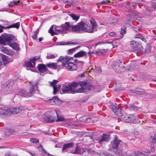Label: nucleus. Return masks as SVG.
<instances>
[{
	"label": "nucleus",
	"instance_id": "13",
	"mask_svg": "<svg viewBox=\"0 0 156 156\" xmlns=\"http://www.w3.org/2000/svg\"><path fill=\"white\" fill-rule=\"evenodd\" d=\"M86 152V148H80L77 146L75 151H72L71 153L73 154H82Z\"/></svg>",
	"mask_w": 156,
	"mask_h": 156
},
{
	"label": "nucleus",
	"instance_id": "23",
	"mask_svg": "<svg viewBox=\"0 0 156 156\" xmlns=\"http://www.w3.org/2000/svg\"><path fill=\"white\" fill-rule=\"evenodd\" d=\"M90 69H90L88 71V72L90 73L92 71H93L96 73H100L102 72V69L100 67L98 66L96 67L94 69L92 68H91Z\"/></svg>",
	"mask_w": 156,
	"mask_h": 156
},
{
	"label": "nucleus",
	"instance_id": "3",
	"mask_svg": "<svg viewBox=\"0 0 156 156\" xmlns=\"http://www.w3.org/2000/svg\"><path fill=\"white\" fill-rule=\"evenodd\" d=\"M57 61L62 63V65H58V63H55V69L58 71L62 69L63 67L69 71H74L77 68V65L80 62L79 61L74 59L73 57L67 56H60Z\"/></svg>",
	"mask_w": 156,
	"mask_h": 156
},
{
	"label": "nucleus",
	"instance_id": "64",
	"mask_svg": "<svg viewBox=\"0 0 156 156\" xmlns=\"http://www.w3.org/2000/svg\"><path fill=\"white\" fill-rule=\"evenodd\" d=\"M155 5H156V6L154 7H153V8L155 10H156V4Z\"/></svg>",
	"mask_w": 156,
	"mask_h": 156
},
{
	"label": "nucleus",
	"instance_id": "17",
	"mask_svg": "<svg viewBox=\"0 0 156 156\" xmlns=\"http://www.w3.org/2000/svg\"><path fill=\"white\" fill-rule=\"evenodd\" d=\"M86 52L84 51L81 50L75 54L74 56L75 58L81 57L84 56H86Z\"/></svg>",
	"mask_w": 156,
	"mask_h": 156
},
{
	"label": "nucleus",
	"instance_id": "25",
	"mask_svg": "<svg viewBox=\"0 0 156 156\" xmlns=\"http://www.w3.org/2000/svg\"><path fill=\"white\" fill-rule=\"evenodd\" d=\"M2 50L3 53L9 55H12L13 54V52L11 50H9L4 47L2 48Z\"/></svg>",
	"mask_w": 156,
	"mask_h": 156
},
{
	"label": "nucleus",
	"instance_id": "31",
	"mask_svg": "<svg viewBox=\"0 0 156 156\" xmlns=\"http://www.w3.org/2000/svg\"><path fill=\"white\" fill-rule=\"evenodd\" d=\"M55 63H48L46 64L47 66L50 69H55L56 65Z\"/></svg>",
	"mask_w": 156,
	"mask_h": 156
},
{
	"label": "nucleus",
	"instance_id": "15",
	"mask_svg": "<svg viewBox=\"0 0 156 156\" xmlns=\"http://www.w3.org/2000/svg\"><path fill=\"white\" fill-rule=\"evenodd\" d=\"M38 71L41 73H44L46 72L47 69L45 65L42 64H39L37 66Z\"/></svg>",
	"mask_w": 156,
	"mask_h": 156
},
{
	"label": "nucleus",
	"instance_id": "60",
	"mask_svg": "<svg viewBox=\"0 0 156 156\" xmlns=\"http://www.w3.org/2000/svg\"><path fill=\"white\" fill-rule=\"evenodd\" d=\"M91 53L90 52H89L88 53V55L89 56H90L91 55Z\"/></svg>",
	"mask_w": 156,
	"mask_h": 156
},
{
	"label": "nucleus",
	"instance_id": "30",
	"mask_svg": "<svg viewBox=\"0 0 156 156\" xmlns=\"http://www.w3.org/2000/svg\"><path fill=\"white\" fill-rule=\"evenodd\" d=\"M118 20L115 18H110L108 20L109 23L111 24L115 25L117 22Z\"/></svg>",
	"mask_w": 156,
	"mask_h": 156
},
{
	"label": "nucleus",
	"instance_id": "53",
	"mask_svg": "<svg viewBox=\"0 0 156 156\" xmlns=\"http://www.w3.org/2000/svg\"><path fill=\"white\" fill-rule=\"evenodd\" d=\"M86 74V73L84 72L80 74V76L81 77H84L85 76V75Z\"/></svg>",
	"mask_w": 156,
	"mask_h": 156
},
{
	"label": "nucleus",
	"instance_id": "11",
	"mask_svg": "<svg viewBox=\"0 0 156 156\" xmlns=\"http://www.w3.org/2000/svg\"><path fill=\"white\" fill-rule=\"evenodd\" d=\"M13 85V82L12 81H8L5 83L2 86L4 90L5 91H9L11 90Z\"/></svg>",
	"mask_w": 156,
	"mask_h": 156
},
{
	"label": "nucleus",
	"instance_id": "36",
	"mask_svg": "<svg viewBox=\"0 0 156 156\" xmlns=\"http://www.w3.org/2000/svg\"><path fill=\"white\" fill-rule=\"evenodd\" d=\"M2 60L4 64H6L9 62V61L5 56H2Z\"/></svg>",
	"mask_w": 156,
	"mask_h": 156
},
{
	"label": "nucleus",
	"instance_id": "4",
	"mask_svg": "<svg viewBox=\"0 0 156 156\" xmlns=\"http://www.w3.org/2000/svg\"><path fill=\"white\" fill-rule=\"evenodd\" d=\"M16 40V37L13 35L5 34L2 37L0 36V44L4 45L8 44L13 49L18 51L20 49L19 45L13 41Z\"/></svg>",
	"mask_w": 156,
	"mask_h": 156
},
{
	"label": "nucleus",
	"instance_id": "61",
	"mask_svg": "<svg viewBox=\"0 0 156 156\" xmlns=\"http://www.w3.org/2000/svg\"><path fill=\"white\" fill-rule=\"evenodd\" d=\"M2 65V63L0 61V68L1 67Z\"/></svg>",
	"mask_w": 156,
	"mask_h": 156
},
{
	"label": "nucleus",
	"instance_id": "57",
	"mask_svg": "<svg viewBox=\"0 0 156 156\" xmlns=\"http://www.w3.org/2000/svg\"><path fill=\"white\" fill-rule=\"evenodd\" d=\"M135 38H140L139 37V35H135Z\"/></svg>",
	"mask_w": 156,
	"mask_h": 156
},
{
	"label": "nucleus",
	"instance_id": "33",
	"mask_svg": "<svg viewBox=\"0 0 156 156\" xmlns=\"http://www.w3.org/2000/svg\"><path fill=\"white\" fill-rule=\"evenodd\" d=\"M39 33V30H37L35 31L34 32V34L32 36V37L34 40H37V36Z\"/></svg>",
	"mask_w": 156,
	"mask_h": 156
},
{
	"label": "nucleus",
	"instance_id": "19",
	"mask_svg": "<svg viewBox=\"0 0 156 156\" xmlns=\"http://www.w3.org/2000/svg\"><path fill=\"white\" fill-rule=\"evenodd\" d=\"M115 139L114 140L113 143L112 144V146L113 149H116L117 148L119 144L121 142L120 140H118L117 139L116 136L115 137Z\"/></svg>",
	"mask_w": 156,
	"mask_h": 156
},
{
	"label": "nucleus",
	"instance_id": "12",
	"mask_svg": "<svg viewBox=\"0 0 156 156\" xmlns=\"http://www.w3.org/2000/svg\"><path fill=\"white\" fill-rule=\"evenodd\" d=\"M13 114L11 108L4 110L0 109V115L3 116L10 115Z\"/></svg>",
	"mask_w": 156,
	"mask_h": 156
},
{
	"label": "nucleus",
	"instance_id": "41",
	"mask_svg": "<svg viewBox=\"0 0 156 156\" xmlns=\"http://www.w3.org/2000/svg\"><path fill=\"white\" fill-rule=\"evenodd\" d=\"M129 108L131 110H134L135 111L137 110V108L133 104L130 105L129 107Z\"/></svg>",
	"mask_w": 156,
	"mask_h": 156
},
{
	"label": "nucleus",
	"instance_id": "63",
	"mask_svg": "<svg viewBox=\"0 0 156 156\" xmlns=\"http://www.w3.org/2000/svg\"><path fill=\"white\" fill-rule=\"evenodd\" d=\"M123 145H124L125 146H126V145H127L126 144V143H123Z\"/></svg>",
	"mask_w": 156,
	"mask_h": 156
},
{
	"label": "nucleus",
	"instance_id": "20",
	"mask_svg": "<svg viewBox=\"0 0 156 156\" xmlns=\"http://www.w3.org/2000/svg\"><path fill=\"white\" fill-rule=\"evenodd\" d=\"M36 85H33L30 88L29 93H28V97H30L33 95L35 91V88L36 89Z\"/></svg>",
	"mask_w": 156,
	"mask_h": 156
},
{
	"label": "nucleus",
	"instance_id": "59",
	"mask_svg": "<svg viewBox=\"0 0 156 156\" xmlns=\"http://www.w3.org/2000/svg\"><path fill=\"white\" fill-rule=\"evenodd\" d=\"M64 2L65 3H67V4L69 2V1H64Z\"/></svg>",
	"mask_w": 156,
	"mask_h": 156
},
{
	"label": "nucleus",
	"instance_id": "35",
	"mask_svg": "<svg viewBox=\"0 0 156 156\" xmlns=\"http://www.w3.org/2000/svg\"><path fill=\"white\" fill-rule=\"evenodd\" d=\"M149 140L152 143H156V134H154V136H151L149 138Z\"/></svg>",
	"mask_w": 156,
	"mask_h": 156
},
{
	"label": "nucleus",
	"instance_id": "10",
	"mask_svg": "<svg viewBox=\"0 0 156 156\" xmlns=\"http://www.w3.org/2000/svg\"><path fill=\"white\" fill-rule=\"evenodd\" d=\"M58 82L57 80H54L51 83L50 85L53 87V94H55L59 90L61 86L59 85H56V84Z\"/></svg>",
	"mask_w": 156,
	"mask_h": 156
},
{
	"label": "nucleus",
	"instance_id": "47",
	"mask_svg": "<svg viewBox=\"0 0 156 156\" xmlns=\"http://www.w3.org/2000/svg\"><path fill=\"white\" fill-rule=\"evenodd\" d=\"M149 153H150L149 151H148V152L143 151L142 152H141L140 154H143L144 155H148L149 154Z\"/></svg>",
	"mask_w": 156,
	"mask_h": 156
},
{
	"label": "nucleus",
	"instance_id": "46",
	"mask_svg": "<svg viewBox=\"0 0 156 156\" xmlns=\"http://www.w3.org/2000/svg\"><path fill=\"white\" fill-rule=\"evenodd\" d=\"M42 152L43 154L44 153L45 154H47L48 156H53L52 155L50 154L49 153H48L44 149L42 148ZM44 155L46 156L47 155L44 154Z\"/></svg>",
	"mask_w": 156,
	"mask_h": 156
},
{
	"label": "nucleus",
	"instance_id": "29",
	"mask_svg": "<svg viewBox=\"0 0 156 156\" xmlns=\"http://www.w3.org/2000/svg\"><path fill=\"white\" fill-rule=\"evenodd\" d=\"M107 135L103 133L102 135L101 136V138L98 139V141L101 142L102 141H107Z\"/></svg>",
	"mask_w": 156,
	"mask_h": 156
},
{
	"label": "nucleus",
	"instance_id": "27",
	"mask_svg": "<svg viewBox=\"0 0 156 156\" xmlns=\"http://www.w3.org/2000/svg\"><path fill=\"white\" fill-rule=\"evenodd\" d=\"M126 28L125 27H123L121 28L120 35V37L121 38H122L123 35L126 34Z\"/></svg>",
	"mask_w": 156,
	"mask_h": 156
},
{
	"label": "nucleus",
	"instance_id": "9",
	"mask_svg": "<svg viewBox=\"0 0 156 156\" xmlns=\"http://www.w3.org/2000/svg\"><path fill=\"white\" fill-rule=\"evenodd\" d=\"M110 109L113 111L115 114L117 116H120L122 115V109L119 108H116L114 105H111L109 107Z\"/></svg>",
	"mask_w": 156,
	"mask_h": 156
},
{
	"label": "nucleus",
	"instance_id": "44",
	"mask_svg": "<svg viewBox=\"0 0 156 156\" xmlns=\"http://www.w3.org/2000/svg\"><path fill=\"white\" fill-rule=\"evenodd\" d=\"M151 48L149 45L147 46L145 48V52L146 53H149L151 51Z\"/></svg>",
	"mask_w": 156,
	"mask_h": 156
},
{
	"label": "nucleus",
	"instance_id": "7",
	"mask_svg": "<svg viewBox=\"0 0 156 156\" xmlns=\"http://www.w3.org/2000/svg\"><path fill=\"white\" fill-rule=\"evenodd\" d=\"M43 117L45 121L48 122H53L55 121L56 120V117L53 116L52 113L51 112L45 113Z\"/></svg>",
	"mask_w": 156,
	"mask_h": 156
},
{
	"label": "nucleus",
	"instance_id": "49",
	"mask_svg": "<svg viewBox=\"0 0 156 156\" xmlns=\"http://www.w3.org/2000/svg\"><path fill=\"white\" fill-rule=\"evenodd\" d=\"M20 1H14L13 2V3L15 5H18L20 4Z\"/></svg>",
	"mask_w": 156,
	"mask_h": 156
},
{
	"label": "nucleus",
	"instance_id": "42",
	"mask_svg": "<svg viewBox=\"0 0 156 156\" xmlns=\"http://www.w3.org/2000/svg\"><path fill=\"white\" fill-rule=\"evenodd\" d=\"M30 142L34 143H37L39 142V140L37 138H31L30 139Z\"/></svg>",
	"mask_w": 156,
	"mask_h": 156
},
{
	"label": "nucleus",
	"instance_id": "34",
	"mask_svg": "<svg viewBox=\"0 0 156 156\" xmlns=\"http://www.w3.org/2000/svg\"><path fill=\"white\" fill-rule=\"evenodd\" d=\"M72 18L73 20L77 21L80 18V16H77L76 15L72 14L69 15Z\"/></svg>",
	"mask_w": 156,
	"mask_h": 156
},
{
	"label": "nucleus",
	"instance_id": "38",
	"mask_svg": "<svg viewBox=\"0 0 156 156\" xmlns=\"http://www.w3.org/2000/svg\"><path fill=\"white\" fill-rule=\"evenodd\" d=\"M40 57V56H35L33 58L30 59V60L32 63L34 62L35 64V61L39 59Z\"/></svg>",
	"mask_w": 156,
	"mask_h": 156
},
{
	"label": "nucleus",
	"instance_id": "2",
	"mask_svg": "<svg viewBox=\"0 0 156 156\" xmlns=\"http://www.w3.org/2000/svg\"><path fill=\"white\" fill-rule=\"evenodd\" d=\"M94 87L89 83L86 81L79 83L73 82L67 86L62 87V90L64 93L74 94L76 93L87 92L94 89Z\"/></svg>",
	"mask_w": 156,
	"mask_h": 156
},
{
	"label": "nucleus",
	"instance_id": "24",
	"mask_svg": "<svg viewBox=\"0 0 156 156\" xmlns=\"http://www.w3.org/2000/svg\"><path fill=\"white\" fill-rule=\"evenodd\" d=\"M25 66L28 67L33 68L35 66V64L34 62L32 63L30 59V61L25 62Z\"/></svg>",
	"mask_w": 156,
	"mask_h": 156
},
{
	"label": "nucleus",
	"instance_id": "37",
	"mask_svg": "<svg viewBox=\"0 0 156 156\" xmlns=\"http://www.w3.org/2000/svg\"><path fill=\"white\" fill-rule=\"evenodd\" d=\"M141 152L136 151L130 154V156H138L140 154Z\"/></svg>",
	"mask_w": 156,
	"mask_h": 156
},
{
	"label": "nucleus",
	"instance_id": "28",
	"mask_svg": "<svg viewBox=\"0 0 156 156\" xmlns=\"http://www.w3.org/2000/svg\"><path fill=\"white\" fill-rule=\"evenodd\" d=\"M58 55L56 54H48L46 57L47 59H53L57 57Z\"/></svg>",
	"mask_w": 156,
	"mask_h": 156
},
{
	"label": "nucleus",
	"instance_id": "6",
	"mask_svg": "<svg viewBox=\"0 0 156 156\" xmlns=\"http://www.w3.org/2000/svg\"><path fill=\"white\" fill-rule=\"evenodd\" d=\"M124 64L121 61L119 60L114 62L112 65V67L115 72L120 73L123 72L125 69L124 66L123 65Z\"/></svg>",
	"mask_w": 156,
	"mask_h": 156
},
{
	"label": "nucleus",
	"instance_id": "14",
	"mask_svg": "<svg viewBox=\"0 0 156 156\" xmlns=\"http://www.w3.org/2000/svg\"><path fill=\"white\" fill-rule=\"evenodd\" d=\"M20 25V23L19 22L13 23L9 26H7L5 28L9 29L11 28L15 27L16 28H18ZM5 28V27H3L0 25V33L3 31V28Z\"/></svg>",
	"mask_w": 156,
	"mask_h": 156
},
{
	"label": "nucleus",
	"instance_id": "16",
	"mask_svg": "<svg viewBox=\"0 0 156 156\" xmlns=\"http://www.w3.org/2000/svg\"><path fill=\"white\" fill-rule=\"evenodd\" d=\"M74 144L73 143H67L64 144L62 149V152H65L67 151V149L74 146Z\"/></svg>",
	"mask_w": 156,
	"mask_h": 156
},
{
	"label": "nucleus",
	"instance_id": "62",
	"mask_svg": "<svg viewBox=\"0 0 156 156\" xmlns=\"http://www.w3.org/2000/svg\"><path fill=\"white\" fill-rule=\"evenodd\" d=\"M30 154H31V155L32 156H37L35 155L34 154H33L31 153Z\"/></svg>",
	"mask_w": 156,
	"mask_h": 156
},
{
	"label": "nucleus",
	"instance_id": "21",
	"mask_svg": "<svg viewBox=\"0 0 156 156\" xmlns=\"http://www.w3.org/2000/svg\"><path fill=\"white\" fill-rule=\"evenodd\" d=\"M48 102L51 105L57 104L58 102V99L56 96H55L52 98L49 99Z\"/></svg>",
	"mask_w": 156,
	"mask_h": 156
},
{
	"label": "nucleus",
	"instance_id": "55",
	"mask_svg": "<svg viewBox=\"0 0 156 156\" xmlns=\"http://www.w3.org/2000/svg\"><path fill=\"white\" fill-rule=\"evenodd\" d=\"M101 154L102 156H107L106 154L104 152H102L101 153Z\"/></svg>",
	"mask_w": 156,
	"mask_h": 156
},
{
	"label": "nucleus",
	"instance_id": "43",
	"mask_svg": "<svg viewBox=\"0 0 156 156\" xmlns=\"http://www.w3.org/2000/svg\"><path fill=\"white\" fill-rule=\"evenodd\" d=\"M86 151L92 154H95V151L92 150L91 149H88L86 148Z\"/></svg>",
	"mask_w": 156,
	"mask_h": 156
},
{
	"label": "nucleus",
	"instance_id": "39",
	"mask_svg": "<svg viewBox=\"0 0 156 156\" xmlns=\"http://www.w3.org/2000/svg\"><path fill=\"white\" fill-rule=\"evenodd\" d=\"M8 132L5 133V134H6L7 136H9L12 133H13L14 131L13 130H12V129H9L7 130Z\"/></svg>",
	"mask_w": 156,
	"mask_h": 156
},
{
	"label": "nucleus",
	"instance_id": "54",
	"mask_svg": "<svg viewBox=\"0 0 156 156\" xmlns=\"http://www.w3.org/2000/svg\"><path fill=\"white\" fill-rule=\"evenodd\" d=\"M73 2L72 1H69V2L68 4V5H69L71 6H73Z\"/></svg>",
	"mask_w": 156,
	"mask_h": 156
},
{
	"label": "nucleus",
	"instance_id": "52",
	"mask_svg": "<svg viewBox=\"0 0 156 156\" xmlns=\"http://www.w3.org/2000/svg\"><path fill=\"white\" fill-rule=\"evenodd\" d=\"M61 146V144L60 143H57L55 146V147H60Z\"/></svg>",
	"mask_w": 156,
	"mask_h": 156
},
{
	"label": "nucleus",
	"instance_id": "18",
	"mask_svg": "<svg viewBox=\"0 0 156 156\" xmlns=\"http://www.w3.org/2000/svg\"><path fill=\"white\" fill-rule=\"evenodd\" d=\"M55 111L56 114L57 119L56 117V120H55L56 122H61L65 120L64 117L61 115L59 114V111L58 110H55Z\"/></svg>",
	"mask_w": 156,
	"mask_h": 156
},
{
	"label": "nucleus",
	"instance_id": "8",
	"mask_svg": "<svg viewBox=\"0 0 156 156\" xmlns=\"http://www.w3.org/2000/svg\"><path fill=\"white\" fill-rule=\"evenodd\" d=\"M130 44L131 47L135 50L140 51L143 50V48L141 44L134 41H131Z\"/></svg>",
	"mask_w": 156,
	"mask_h": 156
},
{
	"label": "nucleus",
	"instance_id": "58",
	"mask_svg": "<svg viewBox=\"0 0 156 156\" xmlns=\"http://www.w3.org/2000/svg\"><path fill=\"white\" fill-rule=\"evenodd\" d=\"M42 40V37H40L39 39V41L40 42Z\"/></svg>",
	"mask_w": 156,
	"mask_h": 156
},
{
	"label": "nucleus",
	"instance_id": "5",
	"mask_svg": "<svg viewBox=\"0 0 156 156\" xmlns=\"http://www.w3.org/2000/svg\"><path fill=\"white\" fill-rule=\"evenodd\" d=\"M121 120L123 122L127 123H136L139 122L138 118L133 115H123L122 116Z\"/></svg>",
	"mask_w": 156,
	"mask_h": 156
},
{
	"label": "nucleus",
	"instance_id": "32",
	"mask_svg": "<svg viewBox=\"0 0 156 156\" xmlns=\"http://www.w3.org/2000/svg\"><path fill=\"white\" fill-rule=\"evenodd\" d=\"M133 92L138 94H142L144 93V91L143 89H139L136 90Z\"/></svg>",
	"mask_w": 156,
	"mask_h": 156
},
{
	"label": "nucleus",
	"instance_id": "45",
	"mask_svg": "<svg viewBox=\"0 0 156 156\" xmlns=\"http://www.w3.org/2000/svg\"><path fill=\"white\" fill-rule=\"evenodd\" d=\"M69 44V43H66L64 42H60L57 43V45H68Z\"/></svg>",
	"mask_w": 156,
	"mask_h": 156
},
{
	"label": "nucleus",
	"instance_id": "51",
	"mask_svg": "<svg viewBox=\"0 0 156 156\" xmlns=\"http://www.w3.org/2000/svg\"><path fill=\"white\" fill-rule=\"evenodd\" d=\"M67 124L69 126H70L72 127H73V126L75 125L72 122H69Z\"/></svg>",
	"mask_w": 156,
	"mask_h": 156
},
{
	"label": "nucleus",
	"instance_id": "50",
	"mask_svg": "<svg viewBox=\"0 0 156 156\" xmlns=\"http://www.w3.org/2000/svg\"><path fill=\"white\" fill-rule=\"evenodd\" d=\"M108 47L111 48H113V45L112 44L109 42H108Z\"/></svg>",
	"mask_w": 156,
	"mask_h": 156
},
{
	"label": "nucleus",
	"instance_id": "22",
	"mask_svg": "<svg viewBox=\"0 0 156 156\" xmlns=\"http://www.w3.org/2000/svg\"><path fill=\"white\" fill-rule=\"evenodd\" d=\"M13 114H16L20 113L22 110V109L20 107L11 108Z\"/></svg>",
	"mask_w": 156,
	"mask_h": 156
},
{
	"label": "nucleus",
	"instance_id": "56",
	"mask_svg": "<svg viewBox=\"0 0 156 156\" xmlns=\"http://www.w3.org/2000/svg\"><path fill=\"white\" fill-rule=\"evenodd\" d=\"M107 1L106 2H105V1L102 2L101 3V4H104L107 3Z\"/></svg>",
	"mask_w": 156,
	"mask_h": 156
},
{
	"label": "nucleus",
	"instance_id": "40",
	"mask_svg": "<svg viewBox=\"0 0 156 156\" xmlns=\"http://www.w3.org/2000/svg\"><path fill=\"white\" fill-rule=\"evenodd\" d=\"M80 47V46H77L75 48H74L71 49H69L68 50L69 53H73L74 51H75L76 49L79 48Z\"/></svg>",
	"mask_w": 156,
	"mask_h": 156
},
{
	"label": "nucleus",
	"instance_id": "48",
	"mask_svg": "<svg viewBox=\"0 0 156 156\" xmlns=\"http://www.w3.org/2000/svg\"><path fill=\"white\" fill-rule=\"evenodd\" d=\"M109 35L110 36L114 37L115 36V34L114 32H111L109 34Z\"/></svg>",
	"mask_w": 156,
	"mask_h": 156
},
{
	"label": "nucleus",
	"instance_id": "26",
	"mask_svg": "<svg viewBox=\"0 0 156 156\" xmlns=\"http://www.w3.org/2000/svg\"><path fill=\"white\" fill-rule=\"evenodd\" d=\"M19 95L25 97H28V93L25 90H21L19 92Z\"/></svg>",
	"mask_w": 156,
	"mask_h": 156
},
{
	"label": "nucleus",
	"instance_id": "1",
	"mask_svg": "<svg viewBox=\"0 0 156 156\" xmlns=\"http://www.w3.org/2000/svg\"><path fill=\"white\" fill-rule=\"evenodd\" d=\"M90 22L91 27L89 26L87 22L83 21L75 26L70 25L69 23L66 22L59 26H52L49 30V32L51 36L59 34H65L70 31L77 33H93L97 30L96 29L97 27V25L93 19H90Z\"/></svg>",
	"mask_w": 156,
	"mask_h": 156
}]
</instances>
